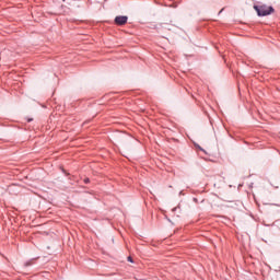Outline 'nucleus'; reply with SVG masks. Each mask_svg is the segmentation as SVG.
Here are the masks:
<instances>
[{
    "mask_svg": "<svg viewBox=\"0 0 280 280\" xmlns=\"http://www.w3.org/2000/svg\"><path fill=\"white\" fill-rule=\"evenodd\" d=\"M25 266H26V267H27V266H32V260L26 261V262H25Z\"/></svg>",
    "mask_w": 280,
    "mask_h": 280,
    "instance_id": "5",
    "label": "nucleus"
},
{
    "mask_svg": "<svg viewBox=\"0 0 280 280\" xmlns=\"http://www.w3.org/2000/svg\"><path fill=\"white\" fill-rule=\"evenodd\" d=\"M114 23H115V25H119V26L126 25V23H128V16L118 15L115 18Z\"/></svg>",
    "mask_w": 280,
    "mask_h": 280,
    "instance_id": "2",
    "label": "nucleus"
},
{
    "mask_svg": "<svg viewBox=\"0 0 280 280\" xmlns=\"http://www.w3.org/2000/svg\"><path fill=\"white\" fill-rule=\"evenodd\" d=\"M254 10H256L258 16H268L275 12V8L268 7L266 4L254 5Z\"/></svg>",
    "mask_w": 280,
    "mask_h": 280,
    "instance_id": "1",
    "label": "nucleus"
},
{
    "mask_svg": "<svg viewBox=\"0 0 280 280\" xmlns=\"http://www.w3.org/2000/svg\"><path fill=\"white\" fill-rule=\"evenodd\" d=\"M84 183H85V184H89V183H90V179H89V178H85V179H84Z\"/></svg>",
    "mask_w": 280,
    "mask_h": 280,
    "instance_id": "6",
    "label": "nucleus"
},
{
    "mask_svg": "<svg viewBox=\"0 0 280 280\" xmlns=\"http://www.w3.org/2000/svg\"><path fill=\"white\" fill-rule=\"evenodd\" d=\"M27 121H33V119H32V118H28Z\"/></svg>",
    "mask_w": 280,
    "mask_h": 280,
    "instance_id": "7",
    "label": "nucleus"
},
{
    "mask_svg": "<svg viewBox=\"0 0 280 280\" xmlns=\"http://www.w3.org/2000/svg\"><path fill=\"white\" fill-rule=\"evenodd\" d=\"M196 148H199V150H201V152H205V149L200 148V145H198L197 143H195Z\"/></svg>",
    "mask_w": 280,
    "mask_h": 280,
    "instance_id": "4",
    "label": "nucleus"
},
{
    "mask_svg": "<svg viewBox=\"0 0 280 280\" xmlns=\"http://www.w3.org/2000/svg\"><path fill=\"white\" fill-rule=\"evenodd\" d=\"M127 260L130 261V264L135 262V260H132V257H130V256L127 258Z\"/></svg>",
    "mask_w": 280,
    "mask_h": 280,
    "instance_id": "3",
    "label": "nucleus"
}]
</instances>
